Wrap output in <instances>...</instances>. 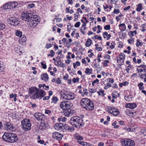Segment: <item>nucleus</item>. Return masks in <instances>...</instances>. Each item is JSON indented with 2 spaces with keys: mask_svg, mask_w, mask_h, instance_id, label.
Wrapping results in <instances>:
<instances>
[{
  "mask_svg": "<svg viewBox=\"0 0 146 146\" xmlns=\"http://www.w3.org/2000/svg\"><path fill=\"white\" fill-rule=\"evenodd\" d=\"M29 93L30 97L33 99H40L45 95L44 91L34 87L29 88Z\"/></svg>",
  "mask_w": 146,
  "mask_h": 146,
  "instance_id": "1",
  "label": "nucleus"
},
{
  "mask_svg": "<svg viewBox=\"0 0 146 146\" xmlns=\"http://www.w3.org/2000/svg\"><path fill=\"white\" fill-rule=\"evenodd\" d=\"M80 104L82 107L87 110L91 111L94 109L93 102L87 98H83L80 102Z\"/></svg>",
  "mask_w": 146,
  "mask_h": 146,
  "instance_id": "2",
  "label": "nucleus"
},
{
  "mask_svg": "<svg viewBox=\"0 0 146 146\" xmlns=\"http://www.w3.org/2000/svg\"><path fill=\"white\" fill-rule=\"evenodd\" d=\"M2 138L4 141L11 143L15 142L18 140V138L16 135L9 133H5L3 135Z\"/></svg>",
  "mask_w": 146,
  "mask_h": 146,
  "instance_id": "3",
  "label": "nucleus"
},
{
  "mask_svg": "<svg viewBox=\"0 0 146 146\" xmlns=\"http://www.w3.org/2000/svg\"><path fill=\"white\" fill-rule=\"evenodd\" d=\"M70 123L73 126L77 128L82 127L84 124L82 119L80 117L77 116L71 118Z\"/></svg>",
  "mask_w": 146,
  "mask_h": 146,
  "instance_id": "4",
  "label": "nucleus"
},
{
  "mask_svg": "<svg viewBox=\"0 0 146 146\" xmlns=\"http://www.w3.org/2000/svg\"><path fill=\"white\" fill-rule=\"evenodd\" d=\"M61 96L64 99L68 100H72L75 97L74 94L71 92L65 90L61 92Z\"/></svg>",
  "mask_w": 146,
  "mask_h": 146,
  "instance_id": "5",
  "label": "nucleus"
},
{
  "mask_svg": "<svg viewBox=\"0 0 146 146\" xmlns=\"http://www.w3.org/2000/svg\"><path fill=\"white\" fill-rule=\"evenodd\" d=\"M21 125L23 129L25 131H29L31 129V124L28 119H24L22 121Z\"/></svg>",
  "mask_w": 146,
  "mask_h": 146,
  "instance_id": "6",
  "label": "nucleus"
},
{
  "mask_svg": "<svg viewBox=\"0 0 146 146\" xmlns=\"http://www.w3.org/2000/svg\"><path fill=\"white\" fill-rule=\"evenodd\" d=\"M121 143L123 146H135V145L133 140L128 139H123Z\"/></svg>",
  "mask_w": 146,
  "mask_h": 146,
  "instance_id": "7",
  "label": "nucleus"
},
{
  "mask_svg": "<svg viewBox=\"0 0 146 146\" xmlns=\"http://www.w3.org/2000/svg\"><path fill=\"white\" fill-rule=\"evenodd\" d=\"M72 106V104L68 101H63L60 104V107L64 110L71 108Z\"/></svg>",
  "mask_w": 146,
  "mask_h": 146,
  "instance_id": "8",
  "label": "nucleus"
},
{
  "mask_svg": "<svg viewBox=\"0 0 146 146\" xmlns=\"http://www.w3.org/2000/svg\"><path fill=\"white\" fill-rule=\"evenodd\" d=\"M107 111L108 112L115 116L117 115L119 113V111L117 109L111 106L107 107Z\"/></svg>",
  "mask_w": 146,
  "mask_h": 146,
  "instance_id": "9",
  "label": "nucleus"
},
{
  "mask_svg": "<svg viewBox=\"0 0 146 146\" xmlns=\"http://www.w3.org/2000/svg\"><path fill=\"white\" fill-rule=\"evenodd\" d=\"M8 20L9 23L12 25L16 26L19 23L18 19L15 17H10Z\"/></svg>",
  "mask_w": 146,
  "mask_h": 146,
  "instance_id": "10",
  "label": "nucleus"
},
{
  "mask_svg": "<svg viewBox=\"0 0 146 146\" xmlns=\"http://www.w3.org/2000/svg\"><path fill=\"white\" fill-rule=\"evenodd\" d=\"M31 15L29 13H27V12H23L21 14V17L22 19L26 21H29L30 19Z\"/></svg>",
  "mask_w": 146,
  "mask_h": 146,
  "instance_id": "11",
  "label": "nucleus"
},
{
  "mask_svg": "<svg viewBox=\"0 0 146 146\" xmlns=\"http://www.w3.org/2000/svg\"><path fill=\"white\" fill-rule=\"evenodd\" d=\"M63 113L65 116L68 117L72 115L74 113V111L71 110V108L64 110Z\"/></svg>",
  "mask_w": 146,
  "mask_h": 146,
  "instance_id": "12",
  "label": "nucleus"
},
{
  "mask_svg": "<svg viewBox=\"0 0 146 146\" xmlns=\"http://www.w3.org/2000/svg\"><path fill=\"white\" fill-rule=\"evenodd\" d=\"M4 128L7 130H10L11 131L14 130V127L10 123L6 122L4 124Z\"/></svg>",
  "mask_w": 146,
  "mask_h": 146,
  "instance_id": "13",
  "label": "nucleus"
},
{
  "mask_svg": "<svg viewBox=\"0 0 146 146\" xmlns=\"http://www.w3.org/2000/svg\"><path fill=\"white\" fill-rule=\"evenodd\" d=\"M63 125L62 131L63 132L69 131H72L73 130V129L72 127H70L68 125L65 124H63Z\"/></svg>",
  "mask_w": 146,
  "mask_h": 146,
  "instance_id": "14",
  "label": "nucleus"
},
{
  "mask_svg": "<svg viewBox=\"0 0 146 146\" xmlns=\"http://www.w3.org/2000/svg\"><path fill=\"white\" fill-rule=\"evenodd\" d=\"M34 116L35 118L38 121L42 120L44 117V115L40 113H35L34 115Z\"/></svg>",
  "mask_w": 146,
  "mask_h": 146,
  "instance_id": "15",
  "label": "nucleus"
},
{
  "mask_svg": "<svg viewBox=\"0 0 146 146\" xmlns=\"http://www.w3.org/2000/svg\"><path fill=\"white\" fill-rule=\"evenodd\" d=\"M7 8H15L18 5V3L17 2H13L7 3Z\"/></svg>",
  "mask_w": 146,
  "mask_h": 146,
  "instance_id": "16",
  "label": "nucleus"
},
{
  "mask_svg": "<svg viewBox=\"0 0 146 146\" xmlns=\"http://www.w3.org/2000/svg\"><path fill=\"white\" fill-rule=\"evenodd\" d=\"M30 19L38 23H39L40 21V18L38 16L36 15H34L32 17H31Z\"/></svg>",
  "mask_w": 146,
  "mask_h": 146,
  "instance_id": "17",
  "label": "nucleus"
},
{
  "mask_svg": "<svg viewBox=\"0 0 146 146\" xmlns=\"http://www.w3.org/2000/svg\"><path fill=\"white\" fill-rule=\"evenodd\" d=\"M63 123H56L55 124V130L59 131H62Z\"/></svg>",
  "mask_w": 146,
  "mask_h": 146,
  "instance_id": "18",
  "label": "nucleus"
},
{
  "mask_svg": "<svg viewBox=\"0 0 146 146\" xmlns=\"http://www.w3.org/2000/svg\"><path fill=\"white\" fill-rule=\"evenodd\" d=\"M137 106V104L135 103H129L126 104V107L127 108H130L131 109H133L135 108Z\"/></svg>",
  "mask_w": 146,
  "mask_h": 146,
  "instance_id": "19",
  "label": "nucleus"
},
{
  "mask_svg": "<svg viewBox=\"0 0 146 146\" xmlns=\"http://www.w3.org/2000/svg\"><path fill=\"white\" fill-rule=\"evenodd\" d=\"M26 40V37L25 36H23L22 37H21L19 38V42L20 44L22 45H25V44Z\"/></svg>",
  "mask_w": 146,
  "mask_h": 146,
  "instance_id": "20",
  "label": "nucleus"
},
{
  "mask_svg": "<svg viewBox=\"0 0 146 146\" xmlns=\"http://www.w3.org/2000/svg\"><path fill=\"white\" fill-rule=\"evenodd\" d=\"M28 23L29 24L31 27H35L38 23L36 22L35 21L30 19L28 21Z\"/></svg>",
  "mask_w": 146,
  "mask_h": 146,
  "instance_id": "21",
  "label": "nucleus"
},
{
  "mask_svg": "<svg viewBox=\"0 0 146 146\" xmlns=\"http://www.w3.org/2000/svg\"><path fill=\"white\" fill-rule=\"evenodd\" d=\"M63 135L61 134L58 132H55V139L60 141Z\"/></svg>",
  "mask_w": 146,
  "mask_h": 146,
  "instance_id": "22",
  "label": "nucleus"
},
{
  "mask_svg": "<svg viewBox=\"0 0 146 146\" xmlns=\"http://www.w3.org/2000/svg\"><path fill=\"white\" fill-rule=\"evenodd\" d=\"M41 78L42 80H44L45 82L47 81L48 79V76L46 74H42L41 75Z\"/></svg>",
  "mask_w": 146,
  "mask_h": 146,
  "instance_id": "23",
  "label": "nucleus"
},
{
  "mask_svg": "<svg viewBox=\"0 0 146 146\" xmlns=\"http://www.w3.org/2000/svg\"><path fill=\"white\" fill-rule=\"evenodd\" d=\"M119 27H121V28H120L121 31H124L126 29V26L124 23L120 24L119 25Z\"/></svg>",
  "mask_w": 146,
  "mask_h": 146,
  "instance_id": "24",
  "label": "nucleus"
},
{
  "mask_svg": "<svg viewBox=\"0 0 146 146\" xmlns=\"http://www.w3.org/2000/svg\"><path fill=\"white\" fill-rule=\"evenodd\" d=\"M74 137L78 140H82L83 139L82 136L80 135L78 133H76L74 135Z\"/></svg>",
  "mask_w": 146,
  "mask_h": 146,
  "instance_id": "25",
  "label": "nucleus"
},
{
  "mask_svg": "<svg viewBox=\"0 0 146 146\" xmlns=\"http://www.w3.org/2000/svg\"><path fill=\"white\" fill-rule=\"evenodd\" d=\"M126 114L130 117H133L134 116V113L131 112L128 110H127V111H126Z\"/></svg>",
  "mask_w": 146,
  "mask_h": 146,
  "instance_id": "26",
  "label": "nucleus"
},
{
  "mask_svg": "<svg viewBox=\"0 0 146 146\" xmlns=\"http://www.w3.org/2000/svg\"><path fill=\"white\" fill-rule=\"evenodd\" d=\"M117 62L119 64H122L124 62V60L123 58H119V57H117Z\"/></svg>",
  "mask_w": 146,
  "mask_h": 146,
  "instance_id": "27",
  "label": "nucleus"
},
{
  "mask_svg": "<svg viewBox=\"0 0 146 146\" xmlns=\"http://www.w3.org/2000/svg\"><path fill=\"white\" fill-rule=\"evenodd\" d=\"M142 9V5L141 3H139L137 5L136 11H140Z\"/></svg>",
  "mask_w": 146,
  "mask_h": 146,
  "instance_id": "28",
  "label": "nucleus"
},
{
  "mask_svg": "<svg viewBox=\"0 0 146 146\" xmlns=\"http://www.w3.org/2000/svg\"><path fill=\"white\" fill-rule=\"evenodd\" d=\"M98 95L100 96H102L103 97L105 96L104 91L101 89H100L99 91L97 92Z\"/></svg>",
  "mask_w": 146,
  "mask_h": 146,
  "instance_id": "29",
  "label": "nucleus"
},
{
  "mask_svg": "<svg viewBox=\"0 0 146 146\" xmlns=\"http://www.w3.org/2000/svg\"><path fill=\"white\" fill-rule=\"evenodd\" d=\"M92 70L91 69H89V68H87L85 71L86 74H91L92 73Z\"/></svg>",
  "mask_w": 146,
  "mask_h": 146,
  "instance_id": "30",
  "label": "nucleus"
},
{
  "mask_svg": "<svg viewBox=\"0 0 146 146\" xmlns=\"http://www.w3.org/2000/svg\"><path fill=\"white\" fill-rule=\"evenodd\" d=\"M92 41L91 40L90 38L88 39L87 41L86 42V45L87 47H89L91 45Z\"/></svg>",
  "mask_w": 146,
  "mask_h": 146,
  "instance_id": "31",
  "label": "nucleus"
},
{
  "mask_svg": "<svg viewBox=\"0 0 146 146\" xmlns=\"http://www.w3.org/2000/svg\"><path fill=\"white\" fill-rule=\"evenodd\" d=\"M52 68L50 67L48 68V71L50 72V74L52 76H54V71L55 70V67L53 69H52Z\"/></svg>",
  "mask_w": 146,
  "mask_h": 146,
  "instance_id": "32",
  "label": "nucleus"
},
{
  "mask_svg": "<svg viewBox=\"0 0 146 146\" xmlns=\"http://www.w3.org/2000/svg\"><path fill=\"white\" fill-rule=\"evenodd\" d=\"M73 66L74 68L76 69L77 68V66H79L80 65V62L78 61H77L75 63H73Z\"/></svg>",
  "mask_w": 146,
  "mask_h": 146,
  "instance_id": "33",
  "label": "nucleus"
},
{
  "mask_svg": "<svg viewBox=\"0 0 146 146\" xmlns=\"http://www.w3.org/2000/svg\"><path fill=\"white\" fill-rule=\"evenodd\" d=\"M136 45L137 47L141 46L143 45V43L141 42H140L139 40L137 39V42L136 44Z\"/></svg>",
  "mask_w": 146,
  "mask_h": 146,
  "instance_id": "34",
  "label": "nucleus"
},
{
  "mask_svg": "<svg viewBox=\"0 0 146 146\" xmlns=\"http://www.w3.org/2000/svg\"><path fill=\"white\" fill-rule=\"evenodd\" d=\"M125 100L127 101H130L132 100V97L131 96H125Z\"/></svg>",
  "mask_w": 146,
  "mask_h": 146,
  "instance_id": "35",
  "label": "nucleus"
},
{
  "mask_svg": "<svg viewBox=\"0 0 146 146\" xmlns=\"http://www.w3.org/2000/svg\"><path fill=\"white\" fill-rule=\"evenodd\" d=\"M143 83L141 82L138 85V86L140 90H142L144 89V87H143Z\"/></svg>",
  "mask_w": 146,
  "mask_h": 146,
  "instance_id": "36",
  "label": "nucleus"
},
{
  "mask_svg": "<svg viewBox=\"0 0 146 146\" xmlns=\"http://www.w3.org/2000/svg\"><path fill=\"white\" fill-rule=\"evenodd\" d=\"M16 36H19L20 37L22 36V33L20 31H17L16 32Z\"/></svg>",
  "mask_w": 146,
  "mask_h": 146,
  "instance_id": "37",
  "label": "nucleus"
},
{
  "mask_svg": "<svg viewBox=\"0 0 146 146\" xmlns=\"http://www.w3.org/2000/svg\"><path fill=\"white\" fill-rule=\"evenodd\" d=\"M93 39H98V40H102V38L100 36H99L98 35H96L94 37V38H92Z\"/></svg>",
  "mask_w": 146,
  "mask_h": 146,
  "instance_id": "38",
  "label": "nucleus"
},
{
  "mask_svg": "<svg viewBox=\"0 0 146 146\" xmlns=\"http://www.w3.org/2000/svg\"><path fill=\"white\" fill-rule=\"evenodd\" d=\"M141 133L143 135H146V128H144L142 129L141 131Z\"/></svg>",
  "mask_w": 146,
  "mask_h": 146,
  "instance_id": "39",
  "label": "nucleus"
},
{
  "mask_svg": "<svg viewBox=\"0 0 146 146\" xmlns=\"http://www.w3.org/2000/svg\"><path fill=\"white\" fill-rule=\"evenodd\" d=\"M89 91L91 93H93L94 92H96V89H92V88H89Z\"/></svg>",
  "mask_w": 146,
  "mask_h": 146,
  "instance_id": "40",
  "label": "nucleus"
},
{
  "mask_svg": "<svg viewBox=\"0 0 146 146\" xmlns=\"http://www.w3.org/2000/svg\"><path fill=\"white\" fill-rule=\"evenodd\" d=\"M79 80V78L78 77L75 78H74L72 80V81L73 82L75 83L76 82H78Z\"/></svg>",
  "mask_w": 146,
  "mask_h": 146,
  "instance_id": "41",
  "label": "nucleus"
},
{
  "mask_svg": "<svg viewBox=\"0 0 146 146\" xmlns=\"http://www.w3.org/2000/svg\"><path fill=\"white\" fill-rule=\"evenodd\" d=\"M99 80L98 79H96L95 80H94L92 83V84L93 86L95 85V84L96 83L97 84H99Z\"/></svg>",
  "mask_w": 146,
  "mask_h": 146,
  "instance_id": "42",
  "label": "nucleus"
},
{
  "mask_svg": "<svg viewBox=\"0 0 146 146\" xmlns=\"http://www.w3.org/2000/svg\"><path fill=\"white\" fill-rule=\"evenodd\" d=\"M109 61L108 60H105L104 61L103 65L104 66H108V63H109Z\"/></svg>",
  "mask_w": 146,
  "mask_h": 146,
  "instance_id": "43",
  "label": "nucleus"
},
{
  "mask_svg": "<svg viewBox=\"0 0 146 146\" xmlns=\"http://www.w3.org/2000/svg\"><path fill=\"white\" fill-rule=\"evenodd\" d=\"M115 43L114 42H112L111 44V45L110 46V48L111 49L114 48L115 47Z\"/></svg>",
  "mask_w": 146,
  "mask_h": 146,
  "instance_id": "44",
  "label": "nucleus"
},
{
  "mask_svg": "<svg viewBox=\"0 0 146 146\" xmlns=\"http://www.w3.org/2000/svg\"><path fill=\"white\" fill-rule=\"evenodd\" d=\"M109 145H107V146H113L114 145L113 144V141L111 140L109 141Z\"/></svg>",
  "mask_w": 146,
  "mask_h": 146,
  "instance_id": "45",
  "label": "nucleus"
},
{
  "mask_svg": "<svg viewBox=\"0 0 146 146\" xmlns=\"http://www.w3.org/2000/svg\"><path fill=\"white\" fill-rule=\"evenodd\" d=\"M110 29V25H108L104 27V29L106 30H109Z\"/></svg>",
  "mask_w": 146,
  "mask_h": 146,
  "instance_id": "46",
  "label": "nucleus"
},
{
  "mask_svg": "<svg viewBox=\"0 0 146 146\" xmlns=\"http://www.w3.org/2000/svg\"><path fill=\"white\" fill-rule=\"evenodd\" d=\"M88 90L86 89H84L83 90L84 94V95H87L88 94Z\"/></svg>",
  "mask_w": 146,
  "mask_h": 146,
  "instance_id": "47",
  "label": "nucleus"
},
{
  "mask_svg": "<svg viewBox=\"0 0 146 146\" xmlns=\"http://www.w3.org/2000/svg\"><path fill=\"white\" fill-rule=\"evenodd\" d=\"M80 24V22H77L75 24L74 26L76 27H78Z\"/></svg>",
  "mask_w": 146,
  "mask_h": 146,
  "instance_id": "48",
  "label": "nucleus"
},
{
  "mask_svg": "<svg viewBox=\"0 0 146 146\" xmlns=\"http://www.w3.org/2000/svg\"><path fill=\"white\" fill-rule=\"evenodd\" d=\"M45 114L49 115L51 113V111L48 110H45Z\"/></svg>",
  "mask_w": 146,
  "mask_h": 146,
  "instance_id": "49",
  "label": "nucleus"
},
{
  "mask_svg": "<svg viewBox=\"0 0 146 146\" xmlns=\"http://www.w3.org/2000/svg\"><path fill=\"white\" fill-rule=\"evenodd\" d=\"M119 58H123V59H125V55L123 53H121L119 55Z\"/></svg>",
  "mask_w": 146,
  "mask_h": 146,
  "instance_id": "50",
  "label": "nucleus"
},
{
  "mask_svg": "<svg viewBox=\"0 0 146 146\" xmlns=\"http://www.w3.org/2000/svg\"><path fill=\"white\" fill-rule=\"evenodd\" d=\"M17 95V94H11L9 96L10 98L12 99L14 98Z\"/></svg>",
  "mask_w": 146,
  "mask_h": 146,
  "instance_id": "51",
  "label": "nucleus"
},
{
  "mask_svg": "<svg viewBox=\"0 0 146 146\" xmlns=\"http://www.w3.org/2000/svg\"><path fill=\"white\" fill-rule=\"evenodd\" d=\"M69 76L68 74H66L65 75L63 76V79L65 80H67Z\"/></svg>",
  "mask_w": 146,
  "mask_h": 146,
  "instance_id": "52",
  "label": "nucleus"
},
{
  "mask_svg": "<svg viewBox=\"0 0 146 146\" xmlns=\"http://www.w3.org/2000/svg\"><path fill=\"white\" fill-rule=\"evenodd\" d=\"M35 4L33 3L29 4L28 5V7L29 8H31L34 7L35 6Z\"/></svg>",
  "mask_w": 146,
  "mask_h": 146,
  "instance_id": "53",
  "label": "nucleus"
},
{
  "mask_svg": "<svg viewBox=\"0 0 146 146\" xmlns=\"http://www.w3.org/2000/svg\"><path fill=\"white\" fill-rule=\"evenodd\" d=\"M71 45V44L68 43V42H66V44H65V46L66 47H67L68 48H70V47Z\"/></svg>",
  "mask_w": 146,
  "mask_h": 146,
  "instance_id": "54",
  "label": "nucleus"
},
{
  "mask_svg": "<svg viewBox=\"0 0 146 146\" xmlns=\"http://www.w3.org/2000/svg\"><path fill=\"white\" fill-rule=\"evenodd\" d=\"M108 33L107 32H105L103 33V37L104 38H106V36H107V35H108Z\"/></svg>",
  "mask_w": 146,
  "mask_h": 146,
  "instance_id": "55",
  "label": "nucleus"
},
{
  "mask_svg": "<svg viewBox=\"0 0 146 146\" xmlns=\"http://www.w3.org/2000/svg\"><path fill=\"white\" fill-rule=\"evenodd\" d=\"M109 82H110L111 83H113L114 82V80L113 79L111 78H109L108 79Z\"/></svg>",
  "mask_w": 146,
  "mask_h": 146,
  "instance_id": "56",
  "label": "nucleus"
},
{
  "mask_svg": "<svg viewBox=\"0 0 146 146\" xmlns=\"http://www.w3.org/2000/svg\"><path fill=\"white\" fill-rule=\"evenodd\" d=\"M41 65L42 66V68L44 69H45L46 68V65L44 64L43 62L41 63Z\"/></svg>",
  "mask_w": 146,
  "mask_h": 146,
  "instance_id": "57",
  "label": "nucleus"
},
{
  "mask_svg": "<svg viewBox=\"0 0 146 146\" xmlns=\"http://www.w3.org/2000/svg\"><path fill=\"white\" fill-rule=\"evenodd\" d=\"M55 19L57 22H59L61 21L62 19L61 18H57V17H55Z\"/></svg>",
  "mask_w": 146,
  "mask_h": 146,
  "instance_id": "58",
  "label": "nucleus"
},
{
  "mask_svg": "<svg viewBox=\"0 0 146 146\" xmlns=\"http://www.w3.org/2000/svg\"><path fill=\"white\" fill-rule=\"evenodd\" d=\"M45 126H46V123H43L42 122H41V124H40V126H42L43 127V128H45Z\"/></svg>",
  "mask_w": 146,
  "mask_h": 146,
  "instance_id": "59",
  "label": "nucleus"
},
{
  "mask_svg": "<svg viewBox=\"0 0 146 146\" xmlns=\"http://www.w3.org/2000/svg\"><path fill=\"white\" fill-rule=\"evenodd\" d=\"M52 46L51 44H50L48 43L46 45V48H49Z\"/></svg>",
  "mask_w": 146,
  "mask_h": 146,
  "instance_id": "60",
  "label": "nucleus"
},
{
  "mask_svg": "<svg viewBox=\"0 0 146 146\" xmlns=\"http://www.w3.org/2000/svg\"><path fill=\"white\" fill-rule=\"evenodd\" d=\"M119 9H115L113 11V13L114 14H117L119 13Z\"/></svg>",
  "mask_w": 146,
  "mask_h": 146,
  "instance_id": "61",
  "label": "nucleus"
},
{
  "mask_svg": "<svg viewBox=\"0 0 146 146\" xmlns=\"http://www.w3.org/2000/svg\"><path fill=\"white\" fill-rule=\"evenodd\" d=\"M130 8H131L130 6H128L126 7H125L123 9V10L124 11L128 10H129Z\"/></svg>",
  "mask_w": 146,
  "mask_h": 146,
  "instance_id": "62",
  "label": "nucleus"
},
{
  "mask_svg": "<svg viewBox=\"0 0 146 146\" xmlns=\"http://www.w3.org/2000/svg\"><path fill=\"white\" fill-rule=\"evenodd\" d=\"M103 7L105 10L106 9L109 8V6L107 4H106L105 5H103Z\"/></svg>",
  "mask_w": 146,
  "mask_h": 146,
  "instance_id": "63",
  "label": "nucleus"
},
{
  "mask_svg": "<svg viewBox=\"0 0 146 146\" xmlns=\"http://www.w3.org/2000/svg\"><path fill=\"white\" fill-rule=\"evenodd\" d=\"M112 87H113V88H117L118 87V86L117 85V84H114L111 86Z\"/></svg>",
  "mask_w": 146,
  "mask_h": 146,
  "instance_id": "64",
  "label": "nucleus"
}]
</instances>
